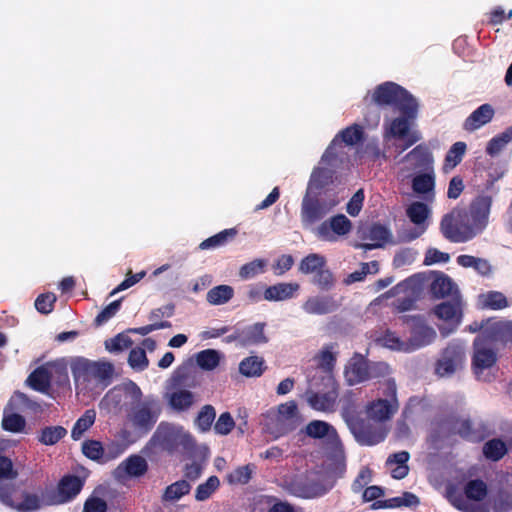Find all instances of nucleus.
<instances>
[{"mask_svg": "<svg viewBox=\"0 0 512 512\" xmlns=\"http://www.w3.org/2000/svg\"><path fill=\"white\" fill-rule=\"evenodd\" d=\"M416 102L415 97L401 85L392 81L383 82L369 90L363 98L364 123L368 128H375L380 122L382 109L391 107L399 110Z\"/></svg>", "mask_w": 512, "mask_h": 512, "instance_id": "1", "label": "nucleus"}, {"mask_svg": "<svg viewBox=\"0 0 512 512\" xmlns=\"http://www.w3.org/2000/svg\"><path fill=\"white\" fill-rule=\"evenodd\" d=\"M122 394L130 399V419L134 427L145 433L151 431L161 414V405L158 399L154 396L142 399L143 393L140 387L131 380L123 383L120 387L111 389L105 398H111L118 405Z\"/></svg>", "mask_w": 512, "mask_h": 512, "instance_id": "2", "label": "nucleus"}, {"mask_svg": "<svg viewBox=\"0 0 512 512\" xmlns=\"http://www.w3.org/2000/svg\"><path fill=\"white\" fill-rule=\"evenodd\" d=\"M492 198L479 195L470 204L469 213L454 208L450 212V241L466 242L480 234L488 224Z\"/></svg>", "mask_w": 512, "mask_h": 512, "instance_id": "3", "label": "nucleus"}, {"mask_svg": "<svg viewBox=\"0 0 512 512\" xmlns=\"http://www.w3.org/2000/svg\"><path fill=\"white\" fill-rule=\"evenodd\" d=\"M300 423L301 416L294 400L281 403L276 408H270L262 414L264 431L275 439L293 432Z\"/></svg>", "mask_w": 512, "mask_h": 512, "instance_id": "4", "label": "nucleus"}, {"mask_svg": "<svg viewBox=\"0 0 512 512\" xmlns=\"http://www.w3.org/2000/svg\"><path fill=\"white\" fill-rule=\"evenodd\" d=\"M398 111L400 116L385 121L384 139L401 140L402 143L396 145V148L399 153H402L419 140L418 134L416 132H411V126L418 114V102L411 105H405V107Z\"/></svg>", "mask_w": 512, "mask_h": 512, "instance_id": "5", "label": "nucleus"}, {"mask_svg": "<svg viewBox=\"0 0 512 512\" xmlns=\"http://www.w3.org/2000/svg\"><path fill=\"white\" fill-rule=\"evenodd\" d=\"M70 368L76 385L86 386L94 381L105 388L111 384L114 373L112 363L83 357L73 359Z\"/></svg>", "mask_w": 512, "mask_h": 512, "instance_id": "6", "label": "nucleus"}, {"mask_svg": "<svg viewBox=\"0 0 512 512\" xmlns=\"http://www.w3.org/2000/svg\"><path fill=\"white\" fill-rule=\"evenodd\" d=\"M382 397L369 402L366 406L367 416L377 422L390 420L399 409L397 386L393 379L386 380L379 388Z\"/></svg>", "mask_w": 512, "mask_h": 512, "instance_id": "7", "label": "nucleus"}, {"mask_svg": "<svg viewBox=\"0 0 512 512\" xmlns=\"http://www.w3.org/2000/svg\"><path fill=\"white\" fill-rule=\"evenodd\" d=\"M448 420L446 417L432 420L427 437V465L431 470H437L446 462Z\"/></svg>", "mask_w": 512, "mask_h": 512, "instance_id": "8", "label": "nucleus"}, {"mask_svg": "<svg viewBox=\"0 0 512 512\" xmlns=\"http://www.w3.org/2000/svg\"><path fill=\"white\" fill-rule=\"evenodd\" d=\"M346 421L351 433L361 445H376L384 441L387 436L388 431L384 425L369 417L365 419L358 415H351Z\"/></svg>", "mask_w": 512, "mask_h": 512, "instance_id": "9", "label": "nucleus"}, {"mask_svg": "<svg viewBox=\"0 0 512 512\" xmlns=\"http://www.w3.org/2000/svg\"><path fill=\"white\" fill-rule=\"evenodd\" d=\"M156 435L160 445L169 452L180 449L189 451L195 446V440L190 433L168 423H160Z\"/></svg>", "mask_w": 512, "mask_h": 512, "instance_id": "10", "label": "nucleus"}, {"mask_svg": "<svg viewBox=\"0 0 512 512\" xmlns=\"http://www.w3.org/2000/svg\"><path fill=\"white\" fill-rule=\"evenodd\" d=\"M472 365L476 374L491 368L497 361V339L492 335H479L475 338Z\"/></svg>", "mask_w": 512, "mask_h": 512, "instance_id": "11", "label": "nucleus"}, {"mask_svg": "<svg viewBox=\"0 0 512 512\" xmlns=\"http://www.w3.org/2000/svg\"><path fill=\"white\" fill-rule=\"evenodd\" d=\"M426 276L422 273H417L403 282L399 283L396 288L402 289L407 292L410 291V295L399 297L393 303L394 308L397 312H406L415 308V304L420 297L425 285Z\"/></svg>", "mask_w": 512, "mask_h": 512, "instance_id": "12", "label": "nucleus"}, {"mask_svg": "<svg viewBox=\"0 0 512 512\" xmlns=\"http://www.w3.org/2000/svg\"><path fill=\"white\" fill-rule=\"evenodd\" d=\"M400 319L412 328L410 351L431 343L436 337V332L424 323L422 316L403 315Z\"/></svg>", "mask_w": 512, "mask_h": 512, "instance_id": "13", "label": "nucleus"}, {"mask_svg": "<svg viewBox=\"0 0 512 512\" xmlns=\"http://www.w3.org/2000/svg\"><path fill=\"white\" fill-rule=\"evenodd\" d=\"M351 229V221L344 214H337L318 226L317 236L324 241L333 242L339 236L347 235Z\"/></svg>", "mask_w": 512, "mask_h": 512, "instance_id": "14", "label": "nucleus"}, {"mask_svg": "<svg viewBox=\"0 0 512 512\" xmlns=\"http://www.w3.org/2000/svg\"><path fill=\"white\" fill-rule=\"evenodd\" d=\"M362 139L363 131L361 126L353 124L349 127H346L334 137V139L332 140V142L322 155V161L325 163H330L333 159L337 157L336 146L339 143L343 142L346 145H354L360 142Z\"/></svg>", "mask_w": 512, "mask_h": 512, "instance_id": "15", "label": "nucleus"}, {"mask_svg": "<svg viewBox=\"0 0 512 512\" xmlns=\"http://www.w3.org/2000/svg\"><path fill=\"white\" fill-rule=\"evenodd\" d=\"M334 204H328L317 198H304L301 207V221L304 226H310L320 221Z\"/></svg>", "mask_w": 512, "mask_h": 512, "instance_id": "16", "label": "nucleus"}, {"mask_svg": "<svg viewBox=\"0 0 512 512\" xmlns=\"http://www.w3.org/2000/svg\"><path fill=\"white\" fill-rule=\"evenodd\" d=\"M84 480L77 475H64L58 485L54 504H64L72 501L83 489Z\"/></svg>", "mask_w": 512, "mask_h": 512, "instance_id": "17", "label": "nucleus"}, {"mask_svg": "<svg viewBox=\"0 0 512 512\" xmlns=\"http://www.w3.org/2000/svg\"><path fill=\"white\" fill-rule=\"evenodd\" d=\"M345 379L349 385H356L370 379V369L367 359L355 353L349 360L344 371Z\"/></svg>", "mask_w": 512, "mask_h": 512, "instance_id": "18", "label": "nucleus"}, {"mask_svg": "<svg viewBox=\"0 0 512 512\" xmlns=\"http://www.w3.org/2000/svg\"><path fill=\"white\" fill-rule=\"evenodd\" d=\"M406 214L410 221L417 225V228H413L405 235L406 241H412L421 236L425 229V221L429 215V209L423 202H413L409 205L406 210Z\"/></svg>", "mask_w": 512, "mask_h": 512, "instance_id": "19", "label": "nucleus"}, {"mask_svg": "<svg viewBox=\"0 0 512 512\" xmlns=\"http://www.w3.org/2000/svg\"><path fill=\"white\" fill-rule=\"evenodd\" d=\"M340 304L331 295L309 297L302 305L304 312L310 315H325L335 312Z\"/></svg>", "mask_w": 512, "mask_h": 512, "instance_id": "20", "label": "nucleus"}, {"mask_svg": "<svg viewBox=\"0 0 512 512\" xmlns=\"http://www.w3.org/2000/svg\"><path fill=\"white\" fill-rule=\"evenodd\" d=\"M300 289V285L296 282H280L265 287L263 298L266 301H286L295 297Z\"/></svg>", "mask_w": 512, "mask_h": 512, "instance_id": "21", "label": "nucleus"}, {"mask_svg": "<svg viewBox=\"0 0 512 512\" xmlns=\"http://www.w3.org/2000/svg\"><path fill=\"white\" fill-rule=\"evenodd\" d=\"M494 115L495 110L491 104H482L465 119L463 128L469 132L478 130L491 122Z\"/></svg>", "mask_w": 512, "mask_h": 512, "instance_id": "22", "label": "nucleus"}, {"mask_svg": "<svg viewBox=\"0 0 512 512\" xmlns=\"http://www.w3.org/2000/svg\"><path fill=\"white\" fill-rule=\"evenodd\" d=\"M410 167L419 172L433 170V157L428 147L418 145L405 156Z\"/></svg>", "mask_w": 512, "mask_h": 512, "instance_id": "23", "label": "nucleus"}, {"mask_svg": "<svg viewBox=\"0 0 512 512\" xmlns=\"http://www.w3.org/2000/svg\"><path fill=\"white\" fill-rule=\"evenodd\" d=\"M337 397V390L333 387L325 393L308 392L307 402L316 411L329 412L334 410Z\"/></svg>", "mask_w": 512, "mask_h": 512, "instance_id": "24", "label": "nucleus"}, {"mask_svg": "<svg viewBox=\"0 0 512 512\" xmlns=\"http://www.w3.org/2000/svg\"><path fill=\"white\" fill-rule=\"evenodd\" d=\"M425 282L431 279L429 284V296L431 300L444 299L448 296V276L441 271H430Z\"/></svg>", "mask_w": 512, "mask_h": 512, "instance_id": "25", "label": "nucleus"}, {"mask_svg": "<svg viewBox=\"0 0 512 512\" xmlns=\"http://www.w3.org/2000/svg\"><path fill=\"white\" fill-rule=\"evenodd\" d=\"M265 323H255L253 325L240 328L241 347H249L266 343L268 338L264 333Z\"/></svg>", "mask_w": 512, "mask_h": 512, "instance_id": "26", "label": "nucleus"}, {"mask_svg": "<svg viewBox=\"0 0 512 512\" xmlns=\"http://www.w3.org/2000/svg\"><path fill=\"white\" fill-rule=\"evenodd\" d=\"M147 470L148 463L146 459L137 454L127 457L116 469L118 473L124 472L129 477H141Z\"/></svg>", "mask_w": 512, "mask_h": 512, "instance_id": "27", "label": "nucleus"}, {"mask_svg": "<svg viewBox=\"0 0 512 512\" xmlns=\"http://www.w3.org/2000/svg\"><path fill=\"white\" fill-rule=\"evenodd\" d=\"M309 438L323 439L337 437V431L330 423L323 420H312L300 431Z\"/></svg>", "mask_w": 512, "mask_h": 512, "instance_id": "28", "label": "nucleus"}, {"mask_svg": "<svg viewBox=\"0 0 512 512\" xmlns=\"http://www.w3.org/2000/svg\"><path fill=\"white\" fill-rule=\"evenodd\" d=\"M410 454L407 451H399L389 455L386 460L387 466L396 465L395 468L391 469V476L394 479L400 480L405 478L409 473L408 461Z\"/></svg>", "mask_w": 512, "mask_h": 512, "instance_id": "29", "label": "nucleus"}, {"mask_svg": "<svg viewBox=\"0 0 512 512\" xmlns=\"http://www.w3.org/2000/svg\"><path fill=\"white\" fill-rule=\"evenodd\" d=\"M463 302L458 286L450 279V333L459 325L462 318Z\"/></svg>", "mask_w": 512, "mask_h": 512, "instance_id": "30", "label": "nucleus"}, {"mask_svg": "<svg viewBox=\"0 0 512 512\" xmlns=\"http://www.w3.org/2000/svg\"><path fill=\"white\" fill-rule=\"evenodd\" d=\"M27 383L33 390L46 393L51 387V373L46 367L39 366L30 373Z\"/></svg>", "mask_w": 512, "mask_h": 512, "instance_id": "31", "label": "nucleus"}, {"mask_svg": "<svg viewBox=\"0 0 512 512\" xmlns=\"http://www.w3.org/2000/svg\"><path fill=\"white\" fill-rule=\"evenodd\" d=\"M450 434H458L462 438L469 441H479L478 432L472 427V423L468 419H460L450 415Z\"/></svg>", "mask_w": 512, "mask_h": 512, "instance_id": "32", "label": "nucleus"}, {"mask_svg": "<svg viewBox=\"0 0 512 512\" xmlns=\"http://www.w3.org/2000/svg\"><path fill=\"white\" fill-rule=\"evenodd\" d=\"M236 228H229L220 231L219 233L205 239L199 244L200 250L214 249L226 245L232 241L237 235Z\"/></svg>", "mask_w": 512, "mask_h": 512, "instance_id": "33", "label": "nucleus"}, {"mask_svg": "<svg viewBox=\"0 0 512 512\" xmlns=\"http://www.w3.org/2000/svg\"><path fill=\"white\" fill-rule=\"evenodd\" d=\"M390 236L391 234L389 229L384 225L378 223L373 224L368 230L367 237L374 241V243L361 244L360 247L364 248L365 250L380 248L384 245L385 242L388 241Z\"/></svg>", "mask_w": 512, "mask_h": 512, "instance_id": "34", "label": "nucleus"}, {"mask_svg": "<svg viewBox=\"0 0 512 512\" xmlns=\"http://www.w3.org/2000/svg\"><path fill=\"white\" fill-rule=\"evenodd\" d=\"M234 297V289L230 285L221 284L211 288L206 294V300L211 305H223Z\"/></svg>", "mask_w": 512, "mask_h": 512, "instance_id": "35", "label": "nucleus"}, {"mask_svg": "<svg viewBox=\"0 0 512 512\" xmlns=\"http://www.w3.org/2000/svg\"><path fill=\"white\" fill-rule=\"evenodd\" d=\"M67 435V430L60 425L46 426L42 428L37 436V440L46 446L57 444Z\"/></svg>", "mask_w": 512, "mask_h": 512, "instance_id": "36", "label": "nucleus"}, {"mask_svg": "<svg viewBox=\"0 0 512 512\" xmlns=\"http://www.w3.org/2000/svg\"><path fill=\"white\" fill-rule=\"evenodd\" d=\"M431 408L430 400L427 397L411 396L402 412L405 419H410L415 414H423Z\"/></svg>", "mask_w": 512, "mask_h": 512, "instance_id": "37", "label": "nucleus"}, {"mask_svg": "<svg viewBox=\"0 0 512 512\" xmlns=\"http://www.w3.org/2000/svg\"><path fill=\"white\" fill-rule=\"evenodd\" d=\"M194 403V394L186 389L174 391L169 396V405L176 411H186Z\"/></svg>", "mask_w": 512, "mask_h": 512, "instance_id": "38", "label": "nucleus"}, {"mask_svg": "<svg viewBox=\"0 0 512 512\" xmlns=\"http://www.w3.org/2000/svg\"><path fill=\"white\" fill-rule=\"evenodd\" d=\"M264 369V360L258 356L244 358L239 364L240 373L246 377H259Z\"/></svg>", "mask_w": 512, "mask_h": 512, "instance_id": "39", "label": "nucleus"}, {"mask_svg": "<svg viewBox=\"0 0 512 512\" xmlns=\"http://www.w3.org/2000/svg\"><path fill=\"white\" fill-rule=\"evenodd\" d=\"M435 186V177L433 170L423 171L416 175L412 180V189L417 194H426L432 192Z\"/></svg>", "mask_w": 512, "mask_h": 512, "instance_id": "40", "label": "nucleus"}, {"mask_svg": "<svg viewBox=\"0 0 512 512\" xmlns=\"http://www.w3.org/2000/svg\"><path fill=\"white\" fill-rule=\"evenodd\" d=\"M96 419V411L94 409L86 410L83 415L75 422L71 437L73 440H79L82 435L94 424Z\"/></svg>", "mask_w": 512, "mask_h": 512, "instance_id": "41", "label": "nucleus"}, {"mask_svg": "<svg viewBox=\"0 0 512 512\" xmlns=\"http://www.w3.org/2000/svg\"><path fill=\"white\" fill-rule=\"evenodd\" d=\"M326 266V259L324 256L316 253H311L305 256L299 264L298 270L303 274H315L320 268Z\"/></svg>", "mask_w": 512, "mask_h": 512, "instance_id": "42", "label": "nucleus"}, {"mask_svg": "<svg viewBox=\"0 0 512 512\" xmlns=\"http://www.w3.org/2000/svg\"><path fill=\"white\" fill-rule=\"evenodd\" d=\"M191 490V485L186 480H179L167 486L162 495V501L172 502L179 500Z\"/></svg>", "mask_w": 512, "mask_h": 512, "instance_id": "43", "label": "nucleus"}, {"mask_svg": "<svg viewBox=\"0 0 512 512\" xmlns=\"http://www.w3.org/2000/svg\"><path fill=\"white\" fill-rule=\"evenodd\" d=\"M196 363L202 370H214L220 363V353L214 349L202 350L196 354Z\"/></svg>", "mask_w": 512, "mask_h": 512, "instance_id": "44", "label": "nucleus"}, {"mask_svg": "<svg viewBox=\"0 0 512 512\" xmlns=\"http://www.w3.org/2000/svg\"><path fill=\"white\" fill-rule=\"evenodd\" d=\"M82 453L88 459L95 461L99 464H103L104 459V445L98 440L88 439L82 443Z\"/></svg>", "mask_w": 512, "mask_h": 512, "instance_id": "45", "label": "nucleus"}, {"mask_svg": "<svg viewBox=\"0 0 512 512\" xmlns=\"http://www.w3.org/2000/svg\"><path fill=\"white\" fill-rule=\"evenodd\" d=\"M312 283L321 291H330L336 283V279L331 270L320 268L312 278Z\"/></svg>", "mask_w": 512, "mask_h": 512, "instance_id": "46", "label": "nucleus"}, {"mask_svg": "<svg viewBox=\"0 0 512 512\" xmlns=\"http://www.w3.org/2000/svg\"><path fill=\"white\" fill-rule=\"evenodd\" d=\"M507 453L506 444L500 439H492L483 446L484 456L492 461H498Z\"/></svg>", "mask_w": 512, "mask_h": 512, "instance_id": "47", "label": "nucleus"}, {"mask_svg": "<svg viewBox=\"0 0 512 512\" xmlns=\"http://www.w3.org/2000/svg\"><path fill=\"white\" fill-rule=\"evenodd\" d=\"M377 342L384 347L397 351H410V345L403 342L395 332L386 330L379 338Z\"/></svg>", "mask_w": 512, "mask_h": 512, "instance_id": "48", "label": "nucleus"}, {"mask_svg": "<svg viewBox=\"0 0 512 512\" xmlns=\"http://www.w3.org/2000/svg\"><path fill=\"white\" fill-rule=\"evenodd\" d=\"M333 345H326L316 356L317 367L324 372L331 373L336 363V355L333 353Z\"/></svg>", "mask_w": 512, "mask_h": 512, "instance_id": "49", "label": "nucleus"}, {"mask_svg": "<svg viewBox=\"0 0 512 512\" xmlns=\"http://www.w3.org/2000/svg\"><path fill=\"white\" fill-rule=\"evenodd\" d=\"M253 473V466L250 464L239 466L231 473L227 474L226 481L230 485H245L251 478Z\"/></svg>", "mask_w": 512, "mask_h": 512, "instance_id": "50", "label": "nucleus"}, {"mask_svg": "<svg viewBox=\"0 0 512 512\" xmlns=\"http://www.w3.org/2000/svg\"><path fill=\"white\" fill-rule=\"evenodd\" d=\"M220 480L217 476H210L204 483L198 485L195 491V499L197 501H205L219 488Z\"/></svg>", "mask_w": 512, "mask_h": 512, "instance_id": "51", "label": "nucleus"}, {"mask_svg": "<svg viewBox=\"0 0 512 512\" xmlns=\"http://www.w3.org/2000/svg\"><path fill=\"white\" fill-rule=\"evenodd\" d=\"M216 417L215 409L212 405H205L199 411L195 424L201 432H207L211 429L212 423Z\"/></svg>", "mask_w": 512, "mask_h": 512, "instance_id": "52", "label": "nucleus"}, {"mask_svg": "<svg viewBox=\"0 0 512 512\" xmlns=\"http://www.w3.org/2000/svg\"><path fill=\"white\" fill-rule=\"evenodd\" d=\"M26 427L25 418L18 413L4 415L2 419V428L12 433H22Z\"/></svg>", "mask_w": 512, "mask_h": 512, "instance_id": "53", "label": "nucleus"}, {"mask_svg": "<svg viewBox=\"0 0 512 512\" xmlns=\"http://www.w3.org/2000/svg\"><path fill=\"white\" fill-rule=\"evenodd\" d=\"M484 308L492 310H500L508 306V301L505 295L498 291H490L481 296Z\"/></svg>", "mask_w": 512, "mask_h": 512, "instance_id": "54", "label": "nucleus"}, {"mask_svg": "<svg viewBox=\"0 0 512 512\" xmlns=\"http://www.w3.org/2000/svg\"><path fill=\"white\" fill-rule=\"evenodd\" d=\"M465 495L470 500L481 501L487 495V485L480 479L471 480L465 486Z\"/></svg>", "mask_w": 512, "mask_h": 512, "instance_id": "55", "label": "nucleus"}, {"mask_svg": "<svg viewBox=\"0 0 512 512\" xmlns=\"http://www.w3.org/2000/svg\"><path fill=\"white\" fill-rule=\"evenodd\" d=\"M267 265L264 259H255L241 266L239 270V276L242 279H251L255 276L262 274L265 271Z\"/></svg>", "mask_w": 512, "mask_h": 512, "instance_id": "56", "label": "nucleus"}, {"mask_svg": "<svg viewBox=\"0 0 512 512\" xmlns=\"http://www.w3.org/2000/svg\"><path fill=\"white\" fill-rule=\"evenodd\" d=\"M18 512H33L41 508V500L38 495L32 493H23V500L10 506Z\"/></svg>", "mask_w": 512, "mask_h": 512, "instance_id": "57", "label": "nucleus"}, {"mask_svg": "<svg viewBox=\"0 0 512 512\" xmlns=\"http://www.w3.org/2000/svg\"><path fill=\"white\" fill-rule=\"evenodd\" d=\"M133 340L125 333H119L115 337L105 341V348L109 352H121L132 346Z\"/></svg>", "mask_w": 512, "mask_h": 512, "instance_id": "58", "label": "nucleus"}, {"mask_svg": "<svg viewBox=\"0 0 512 512\" xmlns=\"http://www.w3.org/2000/svg\"><path fill=\"white\" fill-rule=\"evenodd\" d=\"M128 363L135 370H145L149 365L145 350L141 347L132 348L128 356Z\"/></svg>", "mask_w": 512, "mask_h": 512, "instance_id": "59", "label": "nucleus"}, {"mask_svg": "<svg viewBox=\"0 0 512 512\" xmlns=\"http://www.w3.org/2000/svg\"><path fill=\"white\" fill-rule=\"evenodd\" d=\"M123 297L111 302L105 308H103L99 314L95 317L94 323L96 326H101L116 315L121 308V302Z\"/></svg>", "mask_w": 512, "mask_h": 512, "instance_id": "60", "label": "nucleus"}, {"mask_svg": "<svg viewBox=\"0 0 512 512\" xmlns=\"http://www.w3.org/2000/svg\"><path fill=\"white\" fill-rule=\"evenodd\" d=\"M56 300L52 292L40 294L35 300V308L39 313L47 315L53 311Z\"/></svg>", "mask_w": 512, "mask_h": 512, "instance_id": "61", "label": "nucleus"}, {"mask_svg": "<svg viewBox=\"0 0 512 512\" xmlns=\"http://www.w3.org/2000/svg\"><path fill=\"white\" fill-rule=\"evenodd\" d=\"M126 450V446L119 441H110L104 445L103 464L117 459Z\"/></svg>", "mask_w": 512, "mask_h": 512, "instance_id": "62", "label": "nucleus"}, {"mask_svg": "<svg viewBox=\"0 0 512 512\" xmlns=\"http://www.w3.org/2000/svg\"><path fill=\"white\" fill-rule=\"evenodd\" d=\"M417 254V251L413 248H403L395 254L393 258V266L395 268H400L410 265L415 261Z\"/></svg>", "mask_w": 512, "mask_h": 512, "instance_id": "63", "label": "nucleus"}, {"mask_svg": "<svg viewBox=\"0 0 512 512\" xmlns=\"http://www.w3.org/2000/svg\"><path fill=\"white\" fill-rule=\"evenodd\" d=\"M235 426V422L229 412L222 413L214 425V430L219 435L229 434Z\"/></svg>", "mask_w": 512, "mask_h": 512, "instance_id": "64", "label": "nucleus"}]
</instances>
